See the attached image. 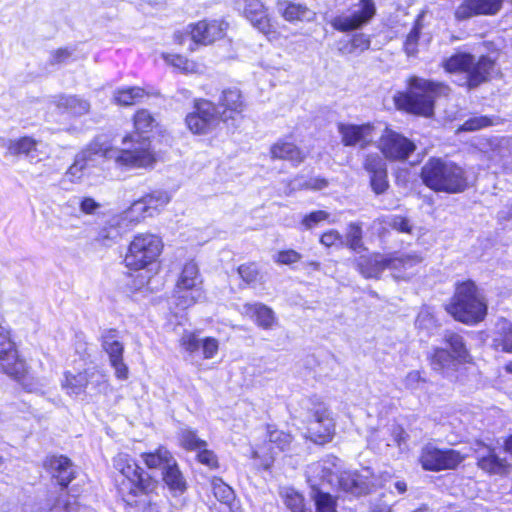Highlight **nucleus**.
<instances>
[{"label":"nucleus","mask_w":512,"mask_h":512,"mask_svg":"<svg viewBox=\"0 0 512 512\" xmlns=\"http://www.w3.org/2000/svg\"><path fill=\"white\" fill-rule=\"evenodd\" d=\"M123 149L112 146L110 139L100 135L94 139V149L101 151L103 158L112 159L122 168L147 169L152 168L157 161L156 154L151 149L147 136L127 135L123 138Z\"/></svg>","instance_id":"f257e3e1"},{"label":"nucleus","mask_w":512,"mask_h":512,"mask_svg":"<svg viewBox=\"0 0 512 512\" xmlns=\"http://www.w3.org/2000/svg\"><path fill=\"white\" fill-rule=\"evenodd\" d=\"M449 86L412 76L408 79L406 92H399L394 100L398 108L412 114L429 117L433 114L434 101L438 97L450 94Z\"/></svg>","instance_id":"f03ea898"},{"label":"nucleus","mask_w":512,"mask_h":512,"mask_svg":"<svg viewBox=\"0 0 512 512\" xmlns=\"http://www.w3.org/2000/svg\"><path fill=\"white\" fill-rule=\"evenodd\" d=\"M487 301L472 281L456 286L447 312L457 321L473 325L484 320L487 315Z\"/></svg>","instance_id":"7ed1b4c3"},{"label":"nucleus","mask_w":512,"mask_h":512,"mask_svg":"<svg viewBox=\"0 0 512 512\" xmlns=\"http://www.w3.org/2000/svg\"><path fill=\"white\" fill-rule=\"evenodd\" d=\"M424 184L434 191L460 193L467 187L464 170L453 162L439 158L430 159L423 167Z\"/></svg>","instance_id":"20e7f679"},{"label":"nucleus","mask_w":512,"mask_h":512,"mask_svg":"<svg viewBox=\"0 0 512 512\" xmlns=\"http://www.w3.org/2000/svg\"><path fill=\"white\" fill-rule=\"evenodd\" d=\"M114 468L123 477L118 491L127 504L133 499L154 489V481L146 475L135 460L127 453H118L113 459Z\"/></svg>","instance_id":"39448f33"},{"label":"nucleus","mask_w":512,"mask_h":512,"mask_svg":"<svg viewBox=\"0 0 512 512\" xmlns=\"http://www.w3.org/2000/svg\"><path fill=\"white\" fill-rule=\"evenodd\" d=\"M61 386L70 397L85 395L90 400L106 395L110 390L108 376L97 368H89L83 372L66 371Z\"/></svg>","instance_id":"423d86ee"},{"label":"nucleus","mask_w":512,"mask_h":512,"mask_svg":"<svg viewBox=\"0 0 512 512\" xmlns=\"http://www.w3.org/2000/svg\"><path fill=\"white\" fill-rule=\"evenodd\" d=\"M162 239L152 233H139L131 240L124 262L131 270L146 269L154 264L163 250Z\"/></svg>","instance_id":"0eeeda50"},{"label":"nucleus","mask_w":512,"mask_h":512,"mask_svg":"<svg viewBox=\"0 0 512 512\" xmlns=\"http://www.w3.org/2000/svg\"><path fill=\"white\" fill-rule=\"evenodd\" d=\"M175 304L180 309H187L204 300L202 277L196 262L187 261L179 273L174 289Z\"/></svg>","instance_id":"6e6552de"},{"label":"nucleus","mask_w":512,"mask_h":512,"mask_svg":"<svg viewBox=\"0 0 512 512\" xmlns=\"http://www.w3.org/2000/svg\"><path fill=\"white\" fill-rule=\"evenodd\" d=\"M442 66L448 73H466V83L472 88L489 78L494 69V62L485 56L476 61L472 55L460 53L445 60Z\"/></svg>","instance_id":"1a4fd4ad"},{"label":"nucleus","mask_w":512,"mask_h":512,"mask_svg":"<svg viewBox=\"0 0 512 512\" xmlns=\"http://www.w3.org/2000/svg\"><path fill=\"white\" fill-rule=\"evenodd\" d=\"M376 14L373 0H349L347 9L339 11L330 21L339 32H350L367 25Z\"/></svg>","instance_id":"9d476101"},{"label":"nucleus","mask_w":512,"mask_h":512,"mask_svg":"<svg viewBox=\"0 0 512 512\" xmlns=\"http://www.w3.org/2000/svg\"><path fill=\"white\" fill-rule=\"evenodd\" d=\"M0 367L6 375L20 382L28 391L35 390L27 383L28 370L25 361L19 356L9 330L2 325H0Z\"/></svg>","instance_id":"9b49d317"},{"label":"nucleus","mask_w":512,"mask_h":512,"mask_svg":"<svg viewBox=\"0 0 512 512\" xmlns=\"http://www.w3.org/2000/svg\"><path fill=\"white\" fill-rule=\"evenodd\" d=\"M392 479L388 472L379 476H374L369 468H364L360 472L346 471L339 477L340 487L354 495H363L371 492L374 487H386V483Z\"/></svg>","instance_id":"f8f14e48"},{"label":"nucleus","mask_w":512,"mask_h":512,"mask_svg":"<svg viewBox=\"0 0 512 512\" xmlns=\"http://www.w3.org/2000/svg\"><path fill=\"white\" fill-rule=\"evenodd\" d=\"M195 111L185 118L187 128L195 135H207L219 125L220 115L214 103L198 99L194 104Z\"/></svg>","instance_id":"ddd939ff"},{"label":"nucleus","mask_w":512,"mask_h":512,"mask_svg":"<svg viewBox=\"0 0 512 512\" xmlns=\"http://www.w3.org/2000/svg\"><path fill=\"white\" fill-rule=\"evenodd\" d=\"M146 217H148V215L145 213L143 203H141L139 199L120 216L113 218L109 227H104L100 231L99 240L104 245H109L110 242L119 238L124 232Z\"/></svg>","instance_id":"4468645a"},{"label":"nucleus","mask_w":512,"mask_h":512,"mask_svg":"<svg viewBox=\"0 0 512 512\" xmlns=\"http://www.w3.org/2000/svg\"><path fill=\"white\" fill-rule=\"evenodd\" d=\"M236 6L243 16L269 40L277 38V31L263 0H236Z\"/></svg>","instance_id":"2eb2a0df"},{"label":"nucleus","mask_w":512,"mask_h":512,"mask_svg":"<svg viewBox=\"0 0 512 512\" xmlns=\"http://www.w3.org/2000/svg\"><path fill=\"white\" fill-rule=\"evenodd\" d=\"M467 457L454 449L441 450L433 445L423 447L420 455V463L425 470L440 471L454 469Z\"/></svg>","instance_id":"dca6fc26"},{"label":"nucleus","mask_w":512,"mask_h":512,"mask_svg":"<svg viewBox=\"0 0 512 512\" xmlns=\"http://www.w3.org/2000/svg\"><path fill=\"white\" fill-rule=\"evenodd\" d=\"M229 24L222 19H204L187 25L195 45L208 46L225 37Z\"/></svg>","instance_id":"f3484780"},{"label":"nucleus","mask_w":512,"mask_h":512,"mask_svg":"<svg viewBox=\"0 0 512 512\" xmlns=\"http://www.w3.org/2000/svg\"><path fill=\"white\" fill-rule=\"evenodd\" d=\"M307 437L317 443L330 441L335 433V420L326 405H319L312 413L307 426Z\"/></svg>","instance_id":"a211bd4d"},{"label":"nucleus","mask_w":512,"mask_h":512,"mask_svg":"<svg viewBox=\"0 0 512 512\" xmlns=\"http://www.w3.org/2000/svg\"><path fill=\"white\" fill-rule=\"evenodd\" d=\"M378 148L389 160H405L415 150V145L406 137L385 127L378 141Z\"/></svg>","instance_id":"6ab92c4d"},{"label":"nucleus","mask_w":512,"mask_h":512,"mask_svg":"<svg viewBox=\"0 0 512 512\" xmlns=\"http://www.w3.org/2000/svg\"><path fill=\"white\" fill-rule=\"evenodd\" d=\"M338 133L344 146L366 148L372 144L378 135L377 127L371 123L356 125L339 123Z\"/></svg>","instance_id":"aec40b11"},{"label":"nucleus","mask_w":512,"mask_h":512,"mask_svg":"<svg viewBox=\"0 0 512 512\" xmlns=\"http://www.w3.org/2000/svg\"><path fill=\"white\" fill-rule=\"evenodd\" d=\"M102 347L109 356L115 376L120 380L128 378V367L123 362L124 346L120 341L119 332L115 329L104 330L101 334Z\"/></svg>","instance_id":"412c9836"},{"label":"nucleus","mask_w":512,"mask_h":512,"mask_svg":"<svg viewBox=\"0 0 512 512\" xmlns=\"http://www.w3.org/2000/svg\"><path fill=\"white\" fill-rule=\"evenodd\" d=\"M181 348L191 357L200 355L202 359H213L219 351V341L214 337L200 338L195 332L186 331L180 338Z\"/></svg>","instance_id":"4be33fe9"},{"label":"nucleus","mask_w":512,"mask_h":512,"mask_svg":"<svg viewBox=\"0 0 512 512\" xmlns=\"http://www.w3.org/2000/svg\"><path fill=\"white\" fill-rule=\"evenodd\" d=\"M268 444L258 450L253 451V458L259 459V465L264 469L270 468L274 461L276 449L284 451L291 443V436L283 431L267 428Z\"/></svg>","instance_id":"5701e85b"},{"label":"nucleus","mask_w":512,"mask_h":512,"mask_svg":"<svg viewBox=\"0 0 512 512\" xmlns=\"http://www.w3.org/2000/svg\"><path fill=\"white\" fill-rule=\"evenodd\" d=\"M4 146L8 154L12 156L23 155L29 159L30 162H37L46 156L43 151L44 144L42 141L37 140L31 136H22L15 139H8Z\"/></svg>","instance_id":"b1692460"},{"label":"nucleus","mask_w":512,"mask_h":512,"mask_svg":"<svg viewBox=\"0 0 512 512\" xmlns=\"http://www.w3.org/2000/svg\"><path fill=\"white\" fill-rule=\"evenodd\" d=\"M477 465L483 471L489 474L505 475L509 473L510 465L506 459L500 458L495 454V448L477 442L474 448Z\"/></svg>","instance_id":"393cba45"},{"label":"nucleus","mask_w":512,"mask_h":512,"mask_svg":"<svg viewBox=\"0 0 512 512\" xmlns=\"http://www.w3.org/2000/svg\"><path fill=\"white\" fill-rule=\"evenodd\" d=\"M93 146L94 141L76 155L73 164L64 175V180H68L71 183H80L84 179L89 169L95 165L96 158L102 157L101 151H97Z\"/></svg>","instance_id":"a878e982"},{"label":"nucleus","mask_w":512,"mask_h":512,"mask_svg":"<svg viewBox=\"0 0 512 512\" xmlns=\"http://www.w3.org/2000/svg\"><path fill=\"white\" fill-rule=\"evenodd\" d=\"M364 169L369 174L372 190L376 194L384 193L389 187L384 159L379 154H368L364 161Z\"/></svg>","instance_id":"bb28decb"},{"label":"nucleus","mask_w":512,"mask_h":512,"mask_svg":"<svg viewBox=\"0 0 512 512\" xmlns=\"http://www.w3.org/2000/svg\"><path fill=\"white\" fill-rule=\"evenodd\" d=\"M502 5V0H465L455 10L458 20H466L474 15H494Z\"/></svg>","instance_id":"cd10ccee"},{"label":"nucleus","mask_w":512,"mask_h":512,"mask_svg":"<svg viewBox=\"0 0 512 512\" xmlns=\"http://www.w3.org/2000/svg\"><path fill=\"white\" fill-rule=\"evenodd\" d=\"M389 260L390 255H363L357 259V267L365 278H378L385 269H389Z\"/></svg>","instance_id":"c85d7f7f"},{"label":"nucleus","mask_w":512,"mask_h":512,"mask_svg":"<svg viewBox=\"0 0 512 512\" xmlns=\"http://www.w3.org/2000/svg\"><path fill=\"white\" fill-rule=\"evenodd\" d=\"M421 260L416 253L390 254L389 269L393 272L394 278L406 279L414 273V268Z\"/></svg>","instance_id":"c756f323"},{"label":"nucleus","mask_w":512,"mask_h":512,"mask_svg":"<svg viewBox=\"0 0 512 512\" xmlns=\"http://www.w3.org/2000/svg\"><path fill=\"white\" fill-rule=\"evenodd\" d=\"M241 313L253 319L263 329H271L277 322L274 311L263 303H246L241 308Z\"/></svg>","instance_id":"7c9ffc66"},{"label":"nucleus","mask_w":512,"mask_h":512,"mask_svg":"<svg viewBox=\"0 0 512 512\" xmlns=\"http://www.w3.org/2000/svg\"><path fill=\"white\" fill-rule=\"evenodd\" d=\"M220 106L223 108L220 119L225 123L234 120L235 115L241 114L245 107L242 95L237 89L224 90L220 99Z\"/></svg>","instance_id":"2f4dec72"},{"label":"nucleus","mask_w":512,"mask_h":512,"mask_svg":"<svg viewBox=\"0 0 512 512\" xmlns=\"http://www.w3.org/2000/svg\"><path fill=\"white\" fill-rule=\"evenodd\" d=\"M492 347L501 352L512 353V322L500 318L492 333Z\"/></svg>","instance_id":"473e14b6"},{"label":"nucleus","mask_w":512,"mask_h":512,"mask_svg":"<svg viewBox=\"0 0 512 512\" xmlns=\"http://www.w3.org/2000/svg\"><path fill=\"white\" fill-rule=\"evenodd\" d=\"M45 465L61 486H67L74 477L73 466L64 456H53L46 460Z\"/></svg>","instance_id":"72a5a7b5"},{"label":"nucleus","mask_w":512,"mask_h":512,"mask_svg":"<svg viewBox=\"0 0 512 512\" xmlns=\"http://www.w3.org/2000/svg\"><path fill=\"white\" fill-rule=\"evenodd\" d=\"M270 152L272 158L288 160L295 165L301 163L305 158L304 153L295 144L287 141L276 142L272 145Z\"/></svg>","instance_id":"f704fd0d"},{"label":"nucleus","mask_w":512,"mask_h":512,"mask_svg":"<svg viewBox=\"0 0 512 512\" xmlns=\"http://www.w3.org/2000/svg\"><path fill=\"white\" fill-rule=\"evenodd\" d=\"M56 107L74 116H81L89 112L90 103L74 95H60L55 100Z\"/></svg>","instance_id":"c9c22d12"},{"label":"nucleus","mask_w":512,"mask_h":512,"mask_svg":"<svg viewBox=\"0 0 512 512\" xmlns=\"http://www.w3.org/2000/svg\"><path fill=\"white\" fill-rule=\"evenodd\" d=\"M142 459L149 469H160L162 473L176 461L165 447H159L154 452L143 453Z\"/></svg>","instance_id":"e433bc0d"},{"label":"nucleus","mask_w":512,"mask_h":512,"mask_svg":"<svg viewBox=\"0 0 512 512\" xmlns=\"http://www.w3.org/2000/svg\"><path fill=\"white\" fill-rule=\"evenodd\" d=\"M170 195L165 191H154L140 199L148 217L158 214L169 202Z\"/></svg>","instance_id":"4c0bfd02"},{"label":"nucleus","mask_w":512,"mask_h":512,"mask_svg":"<svg viewBox=\"0 0 512 512\" xmlns=\"http://www.w3.org/2000/svg\"><path fill=\"white\" fill-rule=\"evenodd\" d=\"M371 45V38L364 33L354 34L350 40L340 42L338 50L342 54H360L368 50Z\"/></svg>","instance_id":"58836bf2"},{"label":"nucleus","mask_w":512,"mask_h":512,"mask_svg":"<svg viewBox=\"0 0 512 512\" xmlns=\"http://www.w3.org/2000/svg\"><path fill=\"white\" fill-rule=\"evenodd\" d=\"M163 480L171 492L174 494H182L187 489L186 480L180 472L176 461L165 470L163 473Z\"/></svg>","instance_id":"ea45409f"},{"label":"nucleus","mask_w":512,"mask_h":512,"mask_svg":"<svg viewBox=\"0 0 512 512\" xmlns=\"http://www.w3.org/2000/svg\"><path fill=\"white\" fill-rule=\"evenodd\" d=\"M145 96V91L141 87H124L114 92L113 99L118 105L129 106L139 102Z\"/></svg>","instance_id":"a19ab883"},{"label":"nucleus","mask_w":512,"mask_h":512,"mask_svg":"<svg viewBox=\"0 0 512 512\" xmlns=\"http://www.w3.org/2000/svg\"><path fill=\"white\" fill-rule=\"evenodd\" d=\"M161 58L167 65H170L183 73H197L199 66L183 55L173 53H161Z\"/></svg>","instance_id":"79ce46f5"},{"label":"nucleus","mask_w":512,"mask_h":512,"mask_svg":"<svg viewBox=\"0 0 512 512\" xmlns=\"http://www.w3.org/2000/svg\"><path fill=\"white\" fill-rule=\"evenodd\" d=\"M283 17L289 22L313 21L315 13L301 4L289 3L283 11Z\"/></svg>","instance_id":"37998d69"},{"label":"nucleus","mask_w":512,"mask_h":512,"mask_svg":"<svg viewBox=\"0 0 512 512\" xmlns=\"http://www.w3.org/2000/svg\"><path fill=\"white\" fill-rule=\"evenodd\" d=\"M424 12H421L414 23L413 28L409 32V34L406 37V40L404 42V49L408 56H414L418 52V40L420 37V32L423 28V19H424Z\"/></svg>","instance_id":"c03bdc74"},{"label":"nucleus","mask_w":512,"mask_h":512,"mask_svg":"<svg viewBox=\"0 0 512 512\" xmlns=\"http://www.w3.org/2000/svg\"><path fill=\"white\" fill-rule=\"evenodd\" d=\"M445 342L450 346L453 352V357L462 362H467L469 359V353L465 346L462 336L459 334L448 332L445 335Z\"/></svg>","instance_id":"a18cd8bd"},{"label":"nucleus","mask_w":512,"mask_h":512,"mask_svg":"<svg viewBox=\"0 0 512 512\" xmlns=\"http://www.w3.org/2000/svg\"><path fill=\"white\" fill-rule=\"evenodd\" d=\"M178 436L180 445L186 450L197 451L207 447L206 441L200 439L196 432L190 428H182Z\"/></svg>","instance_id":"49530a36"},{"label":"nucleus","mask_w":512,"mask_h":512,"mask_svg":"<svg viewBox=\"0 0 512 512\" xmlns=\"http://www.w3.org/2000/svg\"><path fill=\"white\" fill-rule=\"evenodd\" d=\"M154 118L147 110H139L134 117V127L135 132L132 134L134 136H144L145 133H148L154 127Z\"/></svg>","instance_id":"de8ad7c7"},{"label":"nucleus","mask_w":512,"mask_h":512,"mask_svg":"<svg viewBox=\"0 0 512 512\" xmlns=\"http://www.w3.org/2000/svg\"><path fill=\"white\" fill-rule=\"evenodd\" d=\"M454 357L447 350L443 348H435L430 356V365L435 371H443L450 367L454 361Z\"/></svg>","instance_id":"09e8293b"},{"label":"nucleus","mask_w":512,"mask_h":512,"mask_svg":"<svg viewBox=\"0 0 512 512\" xmlns=\"http://www.w3.org/2000/svg\"><path fill=\"white\" fill-rule=\"evenodd\" d=\"M211 486L215 497L219 501L225 504H230L233 501L234 491L229 485L224 483L222 479L213 478L211 481Z\"/></svg>","instance_id":"8fccbe9b"},{"label":"nucleus","mask_w":512,"mask_h":512,"mask_svg":"<svg viewBox=\"0 0 512 512\" xmlns=\"http://www.w3.org/2000/svg\"><path fill=\"white\" fill-rule=\"evenodd\" d=\"M238 274L248 285L261 283L263 278L255 263H247L239 266Z\"/></svg>","instance_id":"3c124183"},{"label":"nucleus","mask_w":512,"mask_h":512,"mask_svg":"<svg viewBox=\"0 0 512 512\" xmlns=\"http://www.w3.org/2000/svg\"><path fill=\"white\" fill-rule=\"evenodd\" d=\"M378 221L401 233L410 234L413 229L410 221L407 218L399 215L385 216L381 219H378Z\"/></svg>","instance_id":"603ef678"},{"label":"nucleus","mask_w":512,"mask_h":512,"mask_svg":"<svg viewBox=\"0 0 512 512\" xmlns=\"http://www.w3.org/2000/svg\"><path fill=\"white\" fill-rule=\"evenodd\" d=\"M281 495L291 512H304L303 497L292 488H284Z\"/></svg>","instance_id":"864d4df0"},{"label":"nucleus","mask_w":512,"mask_h":512,"mask_svg":"<svg viewBox=\"0 0 512 512\" xmlns=\"http://www.w3.org/2000/svg\"><path fill=\"white\" fill-rule=\"evenodd\" d=\"M346 244L355 252L363 249L362 229L358 224L351 223L348 227Z\"/></svg>","instance_id":"5fc2aeb1"},{"label":"nucleus","mask_w":512,"mask_h":512,"mask_svg":"<svg viewBox=\"0 0 512 512\" xmlns=\"http://www.w3.org/2000/svg\"><path fill=\"white\" fill-rule=\"evenodd\" d=\"M416 326L427 332L432 331L437 326L433 311L429 307H424L419 312L416 319Z\"/></svg>","instance_id":"6e6d98bb"},{"label":"nucleus","mask_w":512,"mask_h":512,"mask_svg":"<svg viewBox=\"0 0 512 512\" xmlns=\"http://www.w3.org/2000/svg\"><path fill=\"white\" fill-rule=\"evenodd\" d=\"M313 498L317 512H336V504L330 494L316 491Z\"/></svg>","instance_id":"4d7b16f0"},{"label":"nucleus","mask_w":512,"mask_h":512,"mask_svg":"<svg viewBox=\"0 0 512 512\" xmlns=\"http://www.w3.org/2000/svg\"><path fill=\"white\" fill-rule=\"evenodd\" d=\"M404 385L407 389L412 391L423 390L426 385V379L422 376L420 371H411L406 375Z\"/></svg>","instance_id":"13d9d810"},{"label":"nucleus","mask_w":512,"mask_h":512,"mask_svg":"<svg viewBox=\"0 0 512 512\" xmlns=\"http://www.w3.org/2000/svg\"><path fill=\"white\" fill-rule=\"evenodd\" d=\"M328 218L329 214L326 211H314L305 215L304 218L302 219L301 224L305 229L310 230L318 226L321 222L327 220Z\"/></svg>","instance_id":"bf43d9fd"},{"label":"nucleus","mask_w":512,"mask_h":512,"mask_svg":"<svg viewBox=\"0 0 512 512\" xmlns=\"http://www.w3.org/2000/svg\"><path fill=\"white\" fill-rule=\"evenodd\" d=\"M327 186V181L323 178H311L307 181H301L300 179H295L292 182V190L297 189H312V190H321Z\"/></svg>","instance_id":"052dcab7"},{"label":"nucleus","mask_w":512,"mask_h":512,"mask_svg":"<svg viewBox=\"0 0 512 512\" xmlns=\"http://www.w3.org/2000/svg\"><path fill=\"white\" fill-rule=\"evenodd\" d=\"M51 512H86L85 508H80L78 503L70 501V498L58 500L51 508Z\"/></svg>","instance_id":"680f3d73"},{"label":"nucleus","mask_w":512,"mask_h":512,"mask_svg":"<svg viewBox=\"0 0 512 512\" xmlns=\"http://www.w3.org/2000/svg\"><path fill=\"white\" fill-rule=\"evenodd\" d=\"M320 243L325 247H333V246H343L344 240L343 237L337 230L331 229L322 234L320 238Z\"/></svg>","instance_id":"e2e57ef3"},{"label":"nucleus","mask_w":512,"mask_h":512,"mask_svg":"<svg viewBox=\"0 0 512 512\" xmlns=\"http://www.w3.org/2000/svg\"><path fill=\"white\" fill-rule=\"evenodd\" d=\"M301 259L300 253H298L295 250L289 249L284 251H279L274 256V261L283 264V265H290L293 263L298 262Z\"/></svg>","instance_id":"0e129e2a"},{"label":"nucleus","mask_w":512,"mask_h":512,"mask_svg":"<svg viewBox=\"0 0 512 512\" xmlns=\"http://www.w3.org/2000/svg\"><path fill=\"white\" fill-rule=\"evenodd\" d=\"M197 459L200 463L206 465L210 469L216 468L218 466L217 456L213 451L208 450L206 447L197 450Z\"/></svg>","instance_id":"69168bd1"},{"label":"nucleus","mask_w":512,"mask_h":512,"mask_svg":"<svg viewBox=\"0 0 512 512\" xmlns=\"http://www.w3.org/2000/svg\"><path fill=\"white\" fill-rule=\"evenodd\" d=\"M490 125H491V121L487 117H482V116L481 117H474V118H471V119L467 120L462 125L460 130H463V131H475V130H478V129H481L483 127H487V126H490Z\"/></svg>","instance_id":"338daca9"},{"label":"nucleus","mask_w":512,"mask_h":512,"mask_svg":"<svg viewBox=\"0 0 512 512\" xmlns=\"http://www.w3.org/2000/svg\"><path fill=\"white\" fill-rule=\"evenodd\" d=\"M72 55L68 48H59L51 53L50 62L52 64H61L66 62Z\"/></svg>","instance_id":"774afa93"}]
</instances>
